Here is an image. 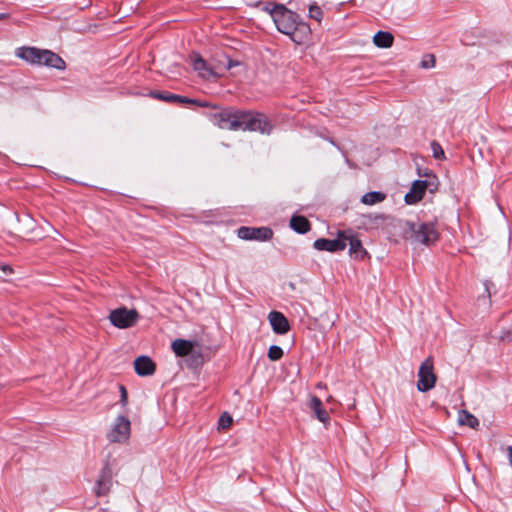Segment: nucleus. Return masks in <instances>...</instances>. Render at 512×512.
I'll return each mask as SVG.
<instances>
[{"label":"nucleus","mask_w":512,"mask_h":512,"mask_svg":"<svg viewBox=\"0 0 512 512\" xmlns=\"http://www.w3.org/2000/svg\"><path fill=\"white\" fill-rule=\"evenodd\" d=\"M171 346H172L173 352L177 356L184 357V356L189 355L192 352V350L194 348V343L192 341L185 340V339H176L172 342Z\"/></svg>","instance_id":"6ab92c4d"},{"label":"nucleus","mask_w":512,"mask_h":512,"mask_svg":"<svg viewBox=\"0 0 512 512\" xmlns=\"http://www.w3.org/2000/svg\"><path fill=\"white\" fill-rule=\"evenodd\" d=\"M484 286H485V291L488 294V297H491V287L494 286L493 283L491 281L486 280L484 282Z\"/></svg>","instance_id":"2f4dec72"},{"label":"nucleus","mask_w":512,"mask_h":512,"mask_svg":"<svg viewBox=\"0 0 512 512\" xmlns=\"http://www.w3.org/2000/svg\"><path fill=\"white\" fill-rule=\"evenodd\" d=\"M385 198H386V195L383 192L371 191V192L365 193L362 196L361 202L365 205H374V204L384 201Z\"/></svg>","instance_id":"4be33fe9"},{"label":"nucleus","mask_w":512,"mask_h":512,"mask_svg":"<svg viewBox=\"0 0 512 512\" xmlns=\"http://www.w3.org/2000/svg\"><path fill=\"white\" fill-rule=\"evenodd\" d=\"M506 338L509 340L510 339V332H507V336Z\"/></svg>","instance_id":"e433bc0d"},{"label":"nucleus","mask_w":512,"mask_h":512,"mask_svg":"<svg viewBox=\"0 0 512 512\" xmlns=\"http://www.w3.org/2000/svg\"><path fill=\"white\" fill-rule=\"evenodd\" d=\"M506 451H507V458H508L509 464L512 467V446H507Z\"/></svg>","instance_id":"72a5a7b5"},{"label":"nucleus","mask_w":512,"mask_h":512,"mask_svg":"<svg viewBox=\"0 0 512 512\" xmlns=\"http://www.w3.org/2000/svg\"><path fill=\"white\" fill-rule=\"evenodd\" d=\"M237 236L243 240L268 241L273 237V231L269 227L241 226L237 229Z\"/></svg>","instance_id":"9d476101"},{"label":"nucleus","mask_w":512,"mask_h":512,"mask_svg":"<svg viewBox=\"0 0 512 512\" xmlns=\"http://www.w3.org/2000/svg\"><path fill=\"white\" fill-rule=\"evenodd\" d=\"M2 270L4 272H12V268L10 266H8V265L2 266Z\"/></svg>","instance_id":"f704fd0d"},{"label":"nucleus","mask_w":512,"mask_h":512,"mask_svg":"<svg viewBox=\"0 0 512 512\" xmlns=\"http://www.w3.org/2000/svg\"><path fill=\"white\" fill-rule=\"evenodd\" d=\"M9 17L8 13H0V21L5 20Z\"/></svg>","instance_id":"c9c22d12"},{"label":"nucleus","mask_w":512,"mask_h":512,"mask_svg":"<svg viewBox=\"0 0 512 512\" xmlns=\"http://www.w3.org/2000/svg\"><path fill=\"white\" fill-rule=\"evenodd\" d=\"M309 17L311 19H314L318 22H320L322 20V17H323V12H322V9L314 4V5H310L309 7Z\"/></svg>","instance_id":"bb28decb"},{"label":"nucleus","mask_w":512,"mask_h":512,"mask_svg":"<svg viewBox=\"0 0 512 512\" xmlns=\"http://www.w3.org/2000/svg\"><path fill=\"white\" fill-rule=\"evenodd\" d=\"M16 55L31 64L45 65L57 70H64L66 68L65 61L51 50L20 47L17 49Z\"/></svg>","instance_id":"7ed1b4c3"},{"label":"nucleus","mask_w":512,"mask_h":512,"mask_svg":"<svg viewBox=\"0 0 512 512\" xmlns=\"http://www.w3.org/2000/svg\"><path fill=\"white\" fill-rule=\"evenodd\" d=\"M112 478V468L109 463L106 462L100 471V475L94 487V492L98 497L105 496L110 492L112 487Z\"/></svg>","instance_id":"f8f14e48"},{"label":"nucleus","mask_w":512,"mask_h":512,"mask_svg":"<svg viewBox=\"0 0 512 512\" xmlns=\"http://www.w3.org/2000/svg\"><path fill=\"white\" fill-rule=\"evenodd\" d=\"M419 176H424L427 179L428 178L436 179V175L431 170H426L423 174L419 172Z\"/></svg>","instance_id":"473e14b6"},{"label":"nucleus","mask_w":512,"mask_h":512,"mask_svg":"<svg viewBox=\"0 0 512 512\" xmlns=\"http://www.w3.org/2000/svg\"><path fill=\"white\" fill-rule=\"evenodd\" d=\"M337 236L343 238L349 245V255L356 260H363L368 256V252L363 247L361 240L351 231L340 230Z\"/></svg>","instance_id":"1a4fd4ad"},{"label":"nucleus","mask_w":512,"mask_h":512,"mask_svg":"<svg viewBox=\"0 0 512 512\" xmlns=\"http://www.w3.org/2000/svg\"><path fill=\"white\" fill-rule=\"evenodd\" d=\"M151 96L155 99H159L168 103H176L180 105H196L199 107H209L210 105L207 102H201L197 99H191L186 96H181L178 94H173L169 92H160V91H153L151 92Z\"/></svg>","instance_id":"9b49d317"},{"label":"nucleus","mask_w":512,"mask_h":512,"mask_svg":"<svg viewBox=\"0 0 512 512\" xmlns=\"http://www.w3.org/2000/svg\"><path fill=\"white\" fill-rule=\"evenodd\" d=\"M290 227L299 234H305L307 233L311 226L310 222L305 216L302 215H294L290 219Z\"/></svg>","instance_id":"aec40b11"},{"label":"nucleus","mask_w":512,"mask_h":512,"mask_svg":"<svg viewBox=\"0 0 512 512\" xmlns=\"http://www.w3.org/2000/svg\"><path fill=\"white\" fill-rule=\"evenodd\" d=\"M232 423V418L229 414L223 413L219 418V426L223 429L228 428Z\"/></svg>","instance_id":"cd10ccee"},{"label":"nucleus","mask_w":512,"mask_h":512,"mask_svg":"<svg viewBox=\"0 0 512 512\" xmlns=\"http://www.w3.org/2000/svg\"><path fill=\"white\" fill-rule=\"evenodd\" d=\"M433 369L432 357L426 358L420 365L417 382V389L420 392H428L434 388L437 377Z\"/></svg>","instance_id":"6e6552de"},{"label":"nucleus","mask_w":512,"mask_h":512,"mask_svg":"<svg viewBox=\"0 0 512 512\" xmlns=\"http://www.w3.org/2000/svg\"><path fill=\"white\" fill-rule=\"evenodd\" d=\"M119 390H120V404L122 406H126L128 403L127 390H126L125 386H123V385L119 386Z\"/></svg>","instance_id":"c85d7f7f"},{"label":"nucleus","mask_w":512,"mask_h":512,"mask_svg":"<svg viewBox=\"0 0 512 512\" xmlns=\"http://www.w3.org/2000/svg\"><path fill=\"white\" fill-rule=\"evenodd\" d=\"M238 130L258 132L270 135L274 129L271 119L264 113L255 110L240 109Z\"/></svg>","instance_id":"20e7f679"},{"label":"nucleus","mask_w":512,"mask_h":512,"mask_svg":"<svg viewBox=\"0 0 512 512\" xmlns=\"http://www.w3.org/2000/svg\"><path fill=\"white\" fill-rule=\"evenodd\" d=\"M459 423L473 429H476L479 426V420L466 410H462L459 413Z\"/></svg>","instance_id":"5701e85b"},{"label":"nucleus","mask_w":512,"mask_h":512,"mask_svg":"<svg viewBox=\"0 0 512 512\" xmlns=\"http://www.w3.org/2000/svg\"><path fill=\"white\" fill-rule=\"evenodd\" d=\"M192 65L193 69L203 78H209L214 75L212 69L208 67L207 62L199 54L192 56Z\"/></svg>","instance_id":"a211bd4d"},{"label":"nucleus","mask_w":512,"mask_h":512,"mask_svg":"<svg viewBox=\"0 0 512 512\" xmlns=\"http://www.w3.org/2000/svg\"><path fill=\"white\" fill-rule=\"evenodd\" d=\"M139 319L135 309L120 307L112 310L109 314L111 324L119 329H127L134 326Z\"/></svg>","instance_id":"423d86ee"},{"label":"nucleus","mask_w":512,"mask_h":512,"mask_svg":"<svg viewBox=\"0 0 512 512\" xmlns=\"http://www.w3.org/2000/svg\"><path fill=\"white\" fill-rule=\"evenodd\" d=\"M428 188V183L422 180H415L412 183L410 191L405 195V202L409 205L416 204L422 200L425 191Z\"/></svg>","instance_id":"4468645a"},{"label":"nucleus","mask_w":512,"mask_h":512,"mask_svg":"<svg viewBox=\"0 0 512 512\" xmlns=\"http://www.w3.org/2000/svg\"><path fill=\"white\" fill-rule=\"evenodd\" d=\"M135 372L139 376H149L155 372V363L148 356H139L134 361Z\"/></svg>","instance_id":"dca6fc26"},{"label":"nucleus","mask_w":512,"mask_h":512,"mask_svg":"<svg viewBox=\"0 0 512 512\" xmlns=\"http://www.w3.org/2000/svg\"><path fill=\"white\" fill-rule=\"evenodd\" d=\"M268 318L275 333L286 334L290 330L289 322L281 312L271 311Z\"/></svg>","instance_id":"2eb2a0df"},{"label":"nucleus","mask_w":512,"mask_h":512,"mask_svg":"<svg viewBox=\"0 0 512 512\" xmlns=\"http://www.w3.org/2000/svg\"><path fill=\"white\" fill-rule=\"evenodd\" d=\"M309 408L314 412L316 418L322 423H328L330 416L327 410L323 407V403L317 396H312L309 401Z\"/></svg>","instance_id":"f3484780"},{"label":"nucleus","mask_w":512,"mask_h":512,"mask_svg":"<svg viewBox=\"0 0 512 512\" xmlns=\"http://www.w3.org/2000/svg\"><path fill=\"white\" fill-rule=\"evenodd\" d=\"M283 349L277 345H271L268 349V358L271 361H278L283 357Z\"/></svg>","instance_id":"393cba45"},{"label":"nucleus","mask_w":512,"mask_h":512,"mask_svg":"<svg viewBox=\"0 0 512 512\" xmlns=\"http://www.w3.org/2000/svg\"><path fill=\"white\" fill-rule=\"evenodd\" d=\"M131 433V422L123 415H119L107 433V439L112 443L123 444L128 441Z\"/></svg>","instance_id":"0eeeda50"},{"label":"nucleus","mask_w":512,"mask_h":512,"mask_svg":"<svg viewBox=\"0 0 512 512\" xmlns=\"http://www.w3.org/2000/svg\"><path fill=\"white\" fill-rule=\"evenodd\" d=\"M393 41V35L387 31H378L373 37V43L379 48H389L393 45Z\"/></svg>","instance_id":"412c9836"},{"label":"nucleus","mask_w":512,"mask_h":512,"mask_svg":"<svg viewBox=\"0 0 512 512\" xmlns=\"http://www.w3.org/2000/svg\"><path fill=\"white\" fill-rule=\"evenodd\" d=\"M212 111L207 113L209 121L220 129L238 131L239 126V112L240 109L227 106L218 107L216 105L211 106Z\"/></svg>","instance_id":"39448f33"},{"label":"nucleus","mask_w":512,"mask_h":512,"mask_svg":"<svg viewBox=\"0 0 512 512\" xmlns=\"http://www.w3.org/2000/svg\"><path fill=\"white\" fill-rule=\"evenodd\" d=\"M278 9L275 11L273 21L277 30L287 35L295 44H304L311 34L310 26L302 20L300 15L285 5H281Z\"/></svg>","instance_id":"f257e3e1"},{"label":"nucleus","mask_w":512,"mask_h":512,"mask_svg":"<svg viewBox=\"0 0 512 512\" xmlns=\"http://www.w3.org/2000/svg\"><path fill=\"white\" fill-rule=\"evenodd\" d=\"M347 243L339 236L336 239L319 238L313 243V247L318 251L338 252L346 248Z\"/></svg>","instance_id":"ddd939ff"},{"label":"nucleus","mask_w":512,"mask_h":512,"mask_svg":"<svg viewBox=\"0 0 512 512\" xmlns=\"http://www.w3.org/2000/svg\"><path fill=\"white\" fill-rule=\"evenodd\" d=\"M431 150L433 153V157L435 159H437V160L445 159L444 150H443L442 146L440 145V143H438L437 141L434 140L431 142Z\"/></svg>","instance_id":"a878e982"},{"label":"nucleus","mask_w":512,"mask_h":512,"mask_svg":"<svg viewBox=\"0 0 512 512\" xmlns=\"http://www.w3.org/2000/svg\"><path fill=\"white\" fill-rule=\"evenodd\" d=\"M424 181L428 183V188L427 189H429L430 192H433V191L437 190V186H438L437 178L436 179L428 178V179H426Z\"/></svg>","instance_id":"7c9ffc66"},{"label":"nucleus","mask_w":512,"mask_h":512,"mask_svg":"<svg viewBox=\"0 0 512 512\" xmlns=\"http://www.w3.org/2000/svg\"><path fill=\"white\" fill-rule=\"evenodd\" d=\"M281 3L276 2H266V3H259L257 6L260 7V9L264 12H267L272 20H275V11L279 10L278 7H280Z\"/></svg>","instance_id":"b1692460"},{"label":"nucleus","mask_w":512,"mask_h":512,"mask_svg":"<svg viewBox=\"0 0 512 512\" xmlns=\"http://www.w3.org/2000/svg\"><path fill=\"white\" fill-rule=\"evenodd\" d=\"M423 68H432L435 66V57L434 55H429V60H423L421 63Z\"/></svg>","instance_id":"c756f323"},{"label":"nucleus","mask_w":512,"mask_h":512,"mask_svg":"<svg viewBox=\"0 0 512 512\" xmlns=\"http://www.w3.org/2000/svg\"><path fill=\"white\" fill-rule=\"evenodd\" d=\"M402 235L406 240L430 246L438 241L439 232L434 222H401Z\"/></svg>","instance_id":"f03ea898"}]
</instances>
